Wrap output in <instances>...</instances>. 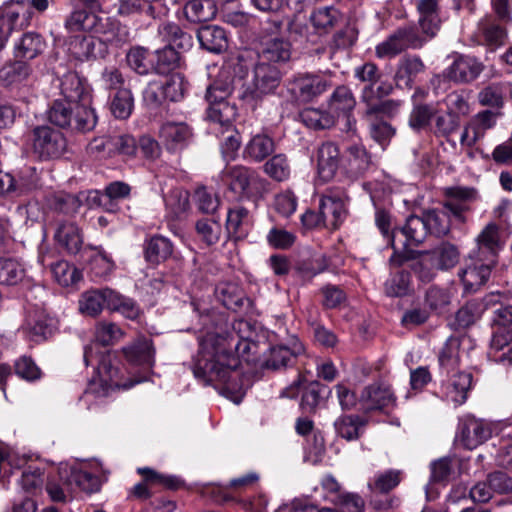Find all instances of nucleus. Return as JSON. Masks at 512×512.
Segmentation results:
<instances>
[{
  "mask_svg": "<svg viewBox=\"0 0 512 512\" xmlns=\"http://www.w3.org/2000/svg\"><path fill=\"white\" fill-rule=\"evenodd\" d=\"M202 319L204 328L198 336L199 350L194 359L193 374L204 385L221 386L224 395L238 402L244 389L237 370L239 359L233 353L236 338L228 332L221 316H217L212 327L207 326L211 316Z\"/></svg>",
  "mask_w": 512,
  "mask_h": 512,
  "instance_id": "obj_1",
  "label": "nucleus"
},
{
  "mask_svg": "<svg viewBox=\"0 0 512 512\" xmlns=\"http://www.w3.org/2000/svg\"><path fill=\"white\" fill-rule=\"evenodd\" d=\"M123 337V331L112 322H100L95 328V342L84 349V362L87 366L96 364V376L92 378L88 389L84 392L81 401L85 404L93 398H103L115 389H128L135 382L130 384L120 381V371L112 364L111 355L107 351H101L102 346L113 345ZM139 381H136L138 383Z\"/></svg>",
  "mask_w": 512,
  "mask_h": 512,
  "instance_id": "obj_2",
  "label": "nucleus"
},
{
  "mask_svg": "<svg viewBox=\"0 0 512 512\" xmlns=\"http://www.w3.org/2000/svg\"><path fill=\"white\" fill-rule=\"evenodd\" d=\"M233 91V81L228 72H221L206 91L207 119L213 126L214 132H229L237 115V108L230 104L227 98Z\"/></svg>",
  "mask_w": 512,
  "mask_h": 512,
  "instance_id": "obj_3",
  "label": "nucleus"
},
{
  "mask_svg": "<svg viewBox=\"0 0 512 512\" xmlns=\"http://www.w3.org/2000/svg\"><path fill=\"white\" fill-rule=\"evenodd\" d=\"M59 89L65 100L76 106L77 127L82 130H93L97 116L91 107V89L86 80L76 72L69 71L59 79Z\"/></svg>",
  "mask_w": 512,
  "mask_h": 512,
  "instance_id": "obj_4",
  "label": "nucleus"
},
{
  "mask_svg": "<svg viewBox=\"0 0 512 512\" xmlns=\"http://www.w3.org/2000/svg\"><path fill=\"white\" fill-rule=\"evenodd\" d=\"M158 33L167 45L155 51L154 71L158 74H167L181 66V55L176 48H191L192 36L175 23H163L159 26Z\"/></svg>",
  "mask_w": 512,
  "mask_h": 512,
  "instance_id": "obj_5",
  "label": "nucleus"
},
{
  "mask_svg": "<svg viewBox=\"0 0 512 512\" xmlns=\"http://www.w3.org/2000/svg\"><path fill=\"white\" fill-rule=\"evenodd\" d=\"M31 142L33 154L42 161L60 158L67 146L63 133L47 125L32 130Z\"/></svg>",
  "mask_w": 512,
  "mask_h": 512,
  "instance_id": "obj_6",
  "label": "nucleus"
},
{
  "mask_svg": "<svg viewBox=\"0 0 512 512\" xmlns=\"http://www.w3.org/2000/svg\"><path fill=\"white\" fill-rule=\"evenodd\" d=\"M427 41L413 26L400 27L390 34L387 39L376 46L379 58H392L407 49H418Z\"/></svg>",
  "mask_w": 512,
  "mask_h": 512,
  "instance_id": "obj_7",
  "label": "nucleus"
},
{
  "mask_svg": "<svg viewBox=\"0 0 512 512\" xmlns=\"http://www.w3.org/2000/svg\"><path fill=\"white\" fill-rule=\"evenodd\" d=\"M484 69V63L475 56L456 54L451 65L443 71V77L458 84H468L475 81Z\"/></svg>",
  "mask_w": 512,
  "mask_h": 512,
  "instance_id": "obj_8",
  "label": "nucleus"
},
{
  "mask_svg": "<svg viewBox=\"0 0 512 512\" xmlns=\"http://www.w3.org/2000/svg\"><path fill=\"white\" fill-rule=\"evenodd\" d=\"M331 83L324 77L311 74L294 76L287 82V90L292 98L300 102H308L327 91Z\"/></svg>",
  "mask_w": 512,
  "mask_h": 512,
  "instance_id": "obj_9",
  "label": "nucleus"
},
{
  "mask_svg": "<svg viewBox=\"0 0 512 512\" xmlns=\"http://www.w3.org/2000/svg\"><path fill=\"white\" fill-rule=\"evenodd\" d=\"M282 73L279 67L271 63L258 60L254 67L251 94L254 98H260L272 94L279 86Z\"/></svg>",
  "mask_w": 512,
  "mask_h": 512,
  "instance_id": "obj_10",
  "label": "nucleus"
},
{
  "mask_svg": "<svg viewBox=\"0 0 512 512\" xmlns=\"http://www.w3.org/2000/svg\"><path fill=\"white\" fill-rule=\"evenodd\" d=\"M192 138V128L182 121H165L159 129L160 141L171 152L184 149Z\"/></svg>",
  "mask_w": 512,
  "mask_h": 512,
  "instance_id": "obj_11",
  "label": "nucleus"
},
{
  "mask_svg": "<svg viewBox=\"0 0 512 512\" xmlns=\"http://www.w3.org/2000/svg\"><path fill=\"white\" fill-rule=\"evenodd\" d=\"M498 115L499 113L493 110H484L474 115L463 129L460 137L461 145L473 147L488 130L495 126Z\"/></svg>",
  "mask_w": 512,
  "mask_h": 512,
  "instance_id": "obj_12",
  "label": "nucleus"
},
{
  "mask_svg": "<svg viewBox=\"0 0 512 512\" xmlns=\"http://www.w3.org/2000/svg\"><path fill=\"white\" fill-rule=\"evenodd\" d=\"M477 250L474 253L479 261L497 263L498 252L502 248L500 229L496 223H488L476 238Z\"/></svg>",
  "mask_w": 512,
  "mask_h": 512,
  "instance_id": "obj_13",
  "label": "nucleus"
},
{
  "mask_svg": "<svg viewBox=\"0 0 512 512\" xmlns=\"http://www.w3.org/2000/svg\"><path fill=\"white\" fill-rule=\"evenodd\" d=\"M107 48L109 46L120 47L129 41V31L118 21L108 16L100 15L95 29L92 32Z\"/></svg>",
  "mask_w": 512,
  "mask_h": 512,
  "instance_id": "obj_14",
  "label": "nucleus"
},
{
  "mask_svg": "<svg viewBox=\"0 0 512 512\" xmlns=\"http://www.w3.org/2000/svg\"><path fill=\"white\" fill-rule=\"evenodd\" d=\"M55 321L42 308L28 311L24 331L34 342H40L50 337L55 330Z\"/></svg>",
  "mask_w": 512,
  "mask_h": 512,
  "instance_id": "obj_15",
  "label": "nucleus"
},
{
  "mask_svg": "<svg viewBox=\"0 0 512 512\" xmlns=\"http://www.w3.org/2000/svg\"><path fill=\"white\" fill-rule=\"evenodd\" d=\"M137 472L144 476V482L136 484L133 488V495L140 499H147L151 496L148 484H158L171 490H176L182 485V480L179 477L161 474L148 467L138 468Z\"/></svg>",
  "mask_w": 512,
  "mask_h": 512,
  "instance_id": "obj_16",
  "label": "nucleus"
},
{
  "mask_svg": "<svg viewBox=\"0 0 512 512\" xmlns=\"http://www.w3.org/2000/svg\"><path fill=\"white\" fill-rule=\"evenodd\" d=\"M484 301L486 308L492 309L491 325L512 328V297L509 292H492Z\"/></svg>",
  "mask_w": 512,
  "mask_h": 512,
  "instance_id": "obj_17",
  "label": "nucleus"
},
{
  "mask_svg": "<svg viewBox=\"0 0 512 512\" xmlns=\"http://www.w3.org/2000/svg\"><path fill=\"white\" fill-rule=\"evenodd\" d=\"M479 38L490 51L503 46L507 40V31L500 20L486 16L478 24Z\"/></svg>",
  "mask_w": 512,
  "mask_h": 512,
  "instance_id": "obj_18",
  "label": "nucleus"
},
{
  "mask_svg": "<svg viewBox=\"0 0 512 512\" xmlns=\"http://www.w3.org/2000/svg\"><path fill=\"white\" fill-rule=\"evenodd\" d=\"M496 264L489 261H479L475 258L472 265L467 266L459 272V277L467 292H475L486 284L490 278L491 271Z\"/></svg>",
  "mask_w": 512,
  "mask_h": 512,
  "instance_id": "obj_19",
  "label": "nucleus"
},
{
  "mask_svg": "<svg viewBox=\"0 0 512 512\" xmlns=\"http://www.w3.org/2000/svg\"><path fill=\"white\" fill-rule=\"evenodd\" d=\"M222 180L236 192L248 195L251 187L257 182V173L244 166L226 167L222 172Z\"/></svg>",
  "mask_w": 512,
  "mask_h": 512,
  "instance_id": "obj_20",
  "label": "nucleus"
},
{
  "mask_svg": "<svg viewBox=\"0 0 512 512\" xmlns=\"http://www.w3.org/2000/svg\"><path fill=\"white\" fill-rule=\"evenodd\" d=\"M395 402V396L389 386L372 384L361 394L360 403L365 411L382 410Z\"/></svg>",
  "mask_w": 512,
  "mask_h": 512,
  "instance_id": "obj_21",
  "label": "nucleus"
},
{
  "mask_svg": "<svg viewBox=\"0 0 512 512\" xmlns=\"http://www.w3.org/2000/svg\"><path fill=\"white\" fill-rule=\"evenodd\" d=\"M439 0H418V24L422 34L428 39L436 35L440 29Z\"/></svg>",
  "mask_w": 512,
  "mask_h": 512,
  "instance_id": "obj_22",
  "label": "nucleus"
},
{
  "mask_svg": "<svg viewBox=\"0 0 512 512\" xmlns=\"http://www.w3.org/2000/svg\"><path fill=\"white\" fill-rule=\"evenodd\" d=\"M69 50L80 61L104 57L107 54V47L96 35L74 37L70 42Z\"/></svg>",
  "mask_w": 512,
  "mask_h": 512,
  "instance_id": "obj_23",
  "label": "nucleus"
},
{
  "mask_svg": "<svg viewBox=\"0 0 512 512\" xmlns=\"http://www.w3.org/2000/svg\"><path fill=\"white\" fill-rule=\"evenodd\" d=\"M319 210L324 220V227L332 230L337 229L348 215L344 201L331 195L321 198Z\"/></svg>",
  "mask_w": 512,
  "mask_h": 512,
  "instance_id": "obj_24",
  "label": "nucleus"
},
{
  "mask_svg": "<svg viewBox=\"0 0 512 512\" xmlns=\"http://www.w3.org/2000/svg\"><path fill=\"white\" fill-rule=\"evenodd\" d=\"M303 352L304 346L297 340L292 343L291 347L285 345L273 346L266 355L265 367L273 370L288 367Z\"/></svg>",
  "mask_w": 512,
  "mask_h": 512,
  "instance_id": "obj_25",
  "label": "nucleus"
},
{
  "mask_svg": "<svg viewBox=\"0 0 512 512\" xmlns=\"http://www.w3.org/2000/svg\"><path fill=\"white\" fill-rule=\"evenodd\" d=\"M460 434L463 445L471 450L490 438L491 430L482 420L468 417L462 423Z\"/></svg>",
  "mask_w": 512,
  "mask_h": 512,
  "instance_id": "obj_26",
  "label": "nucleus"
},
{
  "mask_svg": "<svg viewBox=\"0 0 512 512\" xmlns=\"http://www.w3.org/2000/svg\"><path fill=\"white\" fill-rule=\"evenodd\" d=\"M54 238L70 254H77L83 245V236L79 227L70 221L58 222Z\"/></svg>",
  "mask_w": 512,
  "mask_h": 512,
  "instance_id": "obj_27",
  "label": "nucleus"
},
{
  "mask_svg": "<svg viewBox=\"0 0 512 512\" xmlns=\"http://www.w3.org/2000/svg\"><path fill=\"white\" fill-rule=\"evenodd\" d=\"M84 192L78 194H70L67 192H53L46 198V203L49 210L63 214L65 216L75 215L83 201Z\"/></svg>",
  "mask_w": 512,
  "mask_h": 512,
  "instance_id": "obj_28",
  "label": "nucleus"
},
{
  "mask_svg": "<svg viewBox=\"0 0 512 512\" xmlns=\"http://www.w3.org/2000/svg\"><path fill=\"white\" fill-rule=\"evenodd\" d=\"M384 293L388 297L403 298L415 293L411 272L406 269L391 273L384 282Z\"/></svg>",
  "mask_w": 512,
  "mask_h": 512,
  "instance_id": "obj_29",
  "label": "nucleus"
},
{
  "mask_svg": "<svg viewBox=\"0 0 512 512\" xmlns=\"http://www.w3.org/2000/svg\"><path fill=\"white\" fill-rule=\"evenodd\" d=\"M291 44L280 37L267 40L259 54V60L273 65H280L291 59Z\"/></svg>",
  "mask_w": 512,
  "mask_h": 512,
  "instance_id": "obj_30",
  "label": "nucleus"
},
{
  "mask_svg": "<svg viewBox=\"0 0 512 512\" xmlns=\"http://www.w3.org/2000/svg\"><path fill=\"white\" fill-rule=\"evenodd\" d=\"M423 61L414 55H406L399 60L394 80L398 86L411 88L416 77L425 71Z\"/></svg>",
  "mask_w": 512,
  "mask_h": 512,
  "instance_id": "obj_31",
  "label": "nucleus"
},
{
  "mask_svg": "<svg viewBox=\"0 0 512 512\" xmlns=\"http://www.w3.org/2000/svg\"><path fill=\"white\" fill-rule=\"evenodd\" d=\"M275 150V142L266 133L253 135L246 143L243 150V157L252 162H262Z\"/></svg>",
  "mask_w": 512,
  "mask_h": 512,
  "instance_id": "obj_32",
  "label": "nucleus"
},
{
  "mask_svg": "<svg viewBox=\"0 0 512 512\" xmlns=\"http://www.w3.org/2000/svg\"><path fill=\"white\" fill-rule=\"evenodd\" d=\"M426 252L434 262L436 269L442 271L454 268L459 263L461 256L458 246L449 241H442Z\"/></svg>",
  "mask_w": 512,
  "mask_h": 512,
  "instance_id": "obj_33",
  "label": "nucleus"
},
{
  "mask_svg": "<svg viewBox=\"0 0 512 512\" xmlns=\"http://www.w3.org/2000/svg\"><path fill=\"white\" fill-rule=\"evenodd\" d=\"M197 39L203 49L215 54L225 51L228 46L226 32L219 26L201 27L197 32Z\"/></svg>",
  "mask_w": 512,
  "mask_h": 512,
  "instance_id": "obj_34",
  "label": "nucleus"
},
{
  "mask_svg": "<svg viewBox=\"0 0 512 512\" xmlns=\"http://www.w3.org/2000/svg\"><path fill=\"white\" fill-rule=\"evenodd\" d=\"M339 148L334 143H324L318 152V174L324 181L335 175L339 166Z\"/></svg>",
  "mask_w": 512,
  "mask_h": 512,
  "instance_id": "obj_35",
  "label": "nucleus"
},
{
  "mask_svg": "<svg viewBox=\"0 0 512 512\" xmlns=\"http://www.w3.org/2000/svg\"><path fill=\"white\" fill-rule=\"evenodd\" d=\"M398 232L405 236V241L403 242V247L405 248L410 245H420L429 235L422 213L421 215L412 214L408 216L404 226L399 228Z\"/></svg>",
  "mask_w": 512,
  "mask_h": 512,
  "instance_id": "obj_36",
  "label": "nucleus"
},
{
  "mask_svg": "<svg viewBox=\"0 0 512 512\" xmlns=\"http://www.w3.org/2000/svg\"><path fill=\"white\" fill-rule=\"evenodd\" d=\"M173 253L171 241L161 235H154L144 243V258L150 264H159Z\"/></svg>",
  "mask_w": 512,
  "mask_h": 512,
  "instance_id": "obj_37",
  "label": "nucleus"
},
{
  "mask_svg": "<svg viewBox=\"0 0 512 512\" xmlns=\"http://www.w3.org/2000/svg\"><path fill=\"white\" fill-rule=\"evenodd\" d=\"M48 119L56 126L65 128L69 127L73 130L80 132H88L89 130H82L77 127L76 106L64 103L60 100H55L50 110L48 111Z\"/></svg>",
  "mask_w": 512,
  "mask_h": 512,
  "instance_id": "obj_38",
  "label": "nucleus"
},
{
  "mask_svg": "<svg viewBox=\"0 0 512 512\" xmlns=\"http://www.w3.org/2000/svg\"><path fill=\"white\" fill-rule=\"evenodd\" d=\"M45 46V41L40 34L27 32L15 42L14 55L16 58L31 60L41 54Z\"/></svg>",
  "mask_w": 512,
  "mask_h": 512,
  "instance_id": "obj_39",
  "label": "nucleus"
},
{
  "mask_svg": "<svg viewBox=\"0 0 512 512\" xmlns=\"http://www.w3.org/2000/svg\"><path fill=\"white\" fill-rule=\"evenodd\" d=\"M329 108L336 118H343L346 126L350 128L352 112V92L347 86H338L329 101Z\"/></svg>",
  "mask_w": 512,
  "mask_h": 512,
  "instance_id": "obj_40",
  "label": "nucleus"
},
{
  "mask_svg": "<svg viewBox=\"0 0 512 512\" xmlns=\"http://www.w3.org/2000/svg\"><path fill=\"white\" fill-rule=\"evenodd\" d=\"M436 107L431 103L415 102L409 114L408 125L417 133L431 128V122L436 116Z\"/></svg>",
  "mask_w": 512,
  "mask_h": 512,
  "instance_id": "obj_41",
  "label": "nucleus"
},
{
  "mask_svg": "<svg viewBox=\"0 0 512 512\" xmlns=\"http://www.w3.org/2000/svg\"><path fill=\"white\" fill-rule=\"evenodd\" d=\"M460 126V116L452 110H447L441 114L436 112L430 131L435 137L444 138L449 142L450 137L459 130Z\"/></svg>",
  "mask_w": 512,
  "mask_h": 512,
  "instance_id": "obj_42",
  "label": "nucleus"
},
{
  "mask_svg": "<svg viewBox=\"0 0 512 512\" xmlns=\"http://www.w3.org/2000/svg\"><path fill=\"white\" fill-rule=\"evenodd\" d=\"M375 223L381 234L387 239L388 245L394 249V254L390 258V262L396 261L397 264L402 265L404 261L409 260V257L398 255L396 256L395 239L399 229L392 227V216L384 209H377L375 213Z\"/></svg>",
  "mask_w": 512,
  "mask_h": 512,
  "instance_id": "obj_43",
  "label": "nucleus"
},
{
  "mask_svg": "<svg viewBox=\"0 0 512 512\" xmlns=\"http://www.w3.org/2000/svg\"><path fill=\"white\" fill-rule=\"evenodd\" d=\"M430 235L444 237L451 230L450 216L442 208H431L422 211Z\"/></svg>",
  "mask_w": 512,
  "mask_h": 512,
  "instance_id": "obj_44",
  "label": "nucleus"
},
{
  "mask_svg": "<svg viewBox=\"0 0 512 512\" xmlns=\"http://www.w3.org/2000/svg\"><path fill=\"white\" fill-rule=\"evenodd\" d=\"M249 228V211L241 206L229 209L226 220L228 234L235 240L243 239Z\"/></svg>",
  "mask_w": 512,
  "mask_h": 512,
  "instance_id": "obj_45",
  "label": "nucleus"
},
{
  "mask_svg": "<svg viewBox=\"0 0 512 512\" xmlns=\"http://www.w3.org/2000/svg\"><path fill=\"white\" fill-rule=\"evenodd\" d=\"M217 8L212 0H187L184 6L186 18L193 23L206 22L213 19Z\"/></svg>",
  "mask_w": 512,
  "mask_h": 512,
  "instance_id": "obj_46",
  "label": "nucleus"
},
{
  "mask_svg": "<svg viewBox=\"0 0 512 512\" xmlns=\"http://www.w3.org/2000/svg\"><path fill=\"white\" fill-rule=\"evenodd\" d=\"M472 379V374L468 372H458L452 375L446 387L447 397L455 404H463L472 386Z\"/></svg>",
  "mask_w": 512,
  "mask_h": 512,
  "instance_id": "obj_47",
  "label": "nucleus"
},
{
  "mask_svg": "<svg viewBox=\"0 0 512 512\" xmlns=\"http://www.w3.org/2000/svg\"><path fill=\"white\" fill-rule=\"evenodd\" d=\"M123 352L131 364L152 367L154 363V351L148 340H139L123 348Z\"/></svg>",
  "mask_w": 512,
  "mask_h": 512,
  "instance_id": "obj_48",
  "label": "nucleus"
},
{
  "mask_svg": "<svg viewBox=\"0 0 512 512\" xmlns=\"http://www.w3.org/2000/svg\"><path fill=\"white\" fill-rule=\"evenodd\" d=\"M26 275L24 265L15 258L0 257V284L13 286L20 283Z\"/></svg>",
  "mask_w": 512,
  "mask_h": 512,
  "instance_id": "obj_49",
  "label": "nucleus"
},
{
  "mask_svg": "<svg viewBox=\"0 0 512 512\" xmlns=\"http://www.w3.org/2000/svg\"><path fill=\"white\" fill-rule=\"evenodd\" d=\"M460 345V339L456 336H451L446 340L445 344L443 345L439 352V365L441 369H443L447 374L454 371L459 365Z\"/></svg>",
  "mask_w": 512,
  "mask_h": 512,
  "instance_id": "obj_50",
  "label": "nucleus"
},
{
  "mask_svg": "<svg viewBox=\"0 0 512 512\" xmlns=\"http://www.w3.org/2000/svg\"><path fill=\"white\" fill-rule=\"evenodd\" d=\"M105 306V293L103 289H94L84 292L79 301L78 309L81 314L89 317L98 316Z\"/></svg>",
  "mask_w": 512,
  "mask_h": 512,
  "instance_id": "obj_51",
  "label": "nucleus"
},
{
  "mask_svg": "<svg viewBox=\"0 0 512 512\" xmlns=\"http://www.w3.org/2000/svg\"><path fill=\"white\" fill-rule=\"evenodd\" d=\"M424 304L430 311L443 314L451 304V294L446 288L432 285L425 292Z\"/></svg>",
  "mask_w": 512,
  "mask_h": 512,
  "instance_id": "obj_52",
  "label": "nucleus"
},
{
  "mask_svg": "<svg viewBox=\"0 0 512 512\" xmlns=\"http://www.w3.org/2000/svg\"><path fill=\"white\" fill-rule=\"evenodd\" d=\"M418 254L419 257L412 259L408 265V271L413 273L421 283H430L436 276V266L426 251L419 252Z\"/></svg>",
  "mask_w": 512,
  "mask_h": 512,
  "instance_id": "obj_53",
  "label": "nucleus"
},
{
  "mask_svg": "<svg viewBox=\"0 0 512 512\" xmlns=\"http://www.w3.org/2000/svg\"><path fill=\"white\" fill-rule=\"evenodd\" d=\"M138 151L137 141L132 135L110 136V156H121L125 160L133 159Z\"/></svg>",
  "mask_w": 512,
  "mask_h": 512,
  "instance_id": "obj_54",
  "label": "nucleus"
},
{
  "mask_svg": "<svg viewBox=\"0 0 512 512\" xmlns=\"http://www.w3.org/2000/svg\"><path fill=\"white\" fill-rule=\"evenodd\" d=\"M263 170L266 175L277 182H283L289 179L291 175L290 163L285 154L279 153L269 158Z\"/></svg>",
  "mask_w": 512,
  "mask_h": 512,
  "instance_id": "obj_55",
  "label": "nucleus"
},
{
  "mask_svg": "<svg viewBox=\"0 0 512 512\" xmlns=\"http://www.w3.org/2000/svg\"><path fill=\"white\" fill-rule=\"evenodd\" d=\"M302 122L315 130L329 129L335 124V116L316 108H307L300 114Z\"/></svg>",
  "mask_w": 512,
  "mask_h": 512,
  "instance_id": "obj_56",
  "label": "nucleus"
},
{
  "mask_svg": "<svg viewBox=\"0 0 512 512\" xmlns=\"http://www.w3.org/2000/svg\"><path fill=\"white\" fill-rule=\"evenodd\" d=\"M100 15L94 12H86L84 10H77L70 14L65 21V27L69 31H88L93 32L97 22H99Z\"/></svg>",
  "mask_w": 512,
  "mask_h": 512,
  "instance_id": "obj_57",
  "label": "nucleus"
},
{
  "mask_svg": "<svg viewBox=\"0 0 512 512\" xmlns=\"http://www.w3.org/2000/svg\"><path fill=\"white\" fill-rule=\"evenodd\" d=\"M30 73L31 67L29 64L23 61H15L4 65L0 69V82L9 86L27 79Z\"/></svg>",
  "mask_w": 512,
  "mask_h": 512,
  "instance_id": "obj_58",
  "label": "nucleus"
},
{
  "mask_svg": "<svg viewBox=\"0 0 512 512\" xmlns=\"http://www.w3.org/2000/svg\"><path fill=\"white\" fill-rule=\"evenodd\" d=\"M14 180V193L23 195L37 188L39 177L35 167L26 166L14 175Z\"/></svg>",
  "mask_w": 512,
  "mask_h": 512,
  "instance_id": "obj_59",
  "label": "nucleus"
},
{
  "mask_svg": "<svg viewBox=\"0 0 512 512\" xmlns=\"http://www.w3.org/2000/svg\"><path fill=\"white\" fill-rule=\"evenodd\" d=\"M134 99L129 89H120L111 101V112L118 119H127L133 110Z\"/></svg>",
  "mask_w": 512,
  "mask_h": 512,
  "instance_id": "obj_60",
  "label": "nucleus"
},
{
  "mask_svg": "<svg viewBox=\"0 0 512 512\" xmlns=\"http://www.w3.org/2000/svg\"><path fill=\"white\" fill-rule=\"evenodd\" d=\"M55 280L64 287L77 283L81 279V272L67 261L61 260L52 265Z\"/></svg>",
  "mask_w": 512,
  "mask_h": 512,
  "instance_id": "obj_61",
  "label": "nucleus"
},
{
  "mask_svg": "<svg viewBox=\"0 0 512 512\" xmlns=\"http://www.w3.org/2000/svg\"><path fill=\"white\" fill-rule=\"evenodd\" d=\"M339 12L333 7H320L310 15L313 27L319 32H327L337 22Z\"/></svg>",
  "mask_w": 512,
  "mask_h": 512,
  "instance_id": "obj_62",
  "label": "nucleus"
},
{
  "mask_svg": "<svg viewBox=\"0 0 512 512\" xmlns=\"http://www.w3.org/2000/svg\"><path fill=\"white\" fill-rule=\"evenodd\" d=\"M166 209L174 217H179L189 208V194L183 189H172L164 195Z\"/></svg>",
  "mask_w": 512,
  "mask_h": 512,
  "instance_id": "obj_63",
  "label": "nucleus"
},
{
  "mask_svg": "<svg viewBox=\"0 0 512 512\" xmlns=\"http://www.w3.org/2000/svg\"><path fill=\"white\" fill-rule=\"evenodd\" d=\"M115 269V263L112 258L102 249L91 258L90 272L99 279H107Z\"/></svg>",
  "mask_w": 512,
  "mask_h": 512,
  "instance_id": "obj_64",
  "label": "nucleus"
}]
</instances>
